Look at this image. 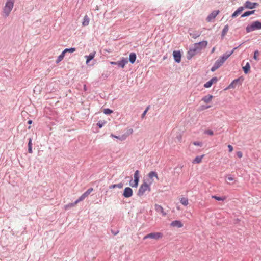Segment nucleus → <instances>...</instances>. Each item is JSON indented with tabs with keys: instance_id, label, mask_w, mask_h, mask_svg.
<instances>
[{
	"instance_id": "nucleus-18",
	"label": "nucleus",
	"mask_w": 261,
	"mask_h": 261,
	"mask_svg": "<svg viewBox=\"0 0 261 261\" xmlns=\"http://www.w3.org/2000/svg\"><path fill=\"white\" fill-rule=\"evenodd\" d=\"M235 49L236 48L230 53H226L220 59L224 62L233 54Z\"/></svg>"
},
{
	"instance_id": "nucleus-14",
	"label": "nucleus",
	"mask_w": 261,
	"mask_h": 261,
	"mask_svg": "<svg viewBox=\"0 0 261 261\" xmlns=\"http://www.w3.org/2000/svg\"><path fill=\"white\" fill-rule=\"evenodd\" d=\"M258 4L257 3H252L250 1H246L245 3V7L248 9H253L258 6Z\"/></svg>"
},
{
	"instance_id": "nucleus-50",
	"label": "nucleus",
	"mask_w": 261,
	"mask_h": 261,
	"mask_svg": "<svg viewBox=\"0 0 261 261\" xmlns=\"http://www.w3.org/2000/svg\"><path fill=\"white\" fill-rule=\"evenodd\" d=\"M215 47L213 48V49L212 50V53H214L215 51Z\"/></svg>"
},
{
	"instance_id": "nucleus-35",
	"label": "nucleus",
	"mask_w": 261,
	"mask_h": 261,
	"mask_svg": "<svg viewBox=\"0 0 261 261\" xmlns=\"http://www.w3.org/2000/svg\"><path fill=\"white\" fill-rule=\"evenodd\" d=\"M75 48H66L63 50L64 53L66 54V53H72L75 51Z\"/></svg>"
},
{
	"instance_id": "nucleus-47",
	"label": "nucleus",
	"mask_w": 261,
	"mask_h": 261,
	"mask_svg": "<svg viewBox=\"0 0 261 261\" xmlns=\"http://www.w3.org/2000/svg\"><path fill=\"white\" fill-rule=\"evenodd\" d=\"M97 125H98V126H99V127H100V128H101V127H102V124H101L100 122H98V123H97Z\"/></svg>"
},
{
	"instance_id": "nucleus-46",
	"label": "nucleus",
	"mask_w": 261,
	"mask_h": 261,
	"mask_svg": "<svg viewBox=\"0 0 261 261\" xmlns=\"http://www.w3.org/2000/svg\"><path fill=\"white\" fill-rule=\"evenodd\" d=\"M110 64L112 65H117V62H110Z\"/></svg>"
},
{
	"instance_id": "nucleus-22",
	"label": "nucleus",
	"mask_w": 261,
	"mask_h": 261,
	"mask_svg": "<svg viewBox=\"0 0 261 261\" xmlns=\"http://www.w3.org/2000/svg\"><path fill=\"white\" fill-rule=\"evenodd\" d=\"M244 10V8L243 7H240L238 9L232 14V17L234 18L237 16L239 14H240Z\"/></svg>"
},
{
	"instance_id": "nucleus-5",
	"label": "nucleus",
	"mask_w": 261,
	"mask_h": 261,
	"mask_svg": "<svg viewBox=\"0 0 261 261\" xmlns=\"http://www.w3.org/2000/svg\"><path fill=\"white\" fill-rule=\"evenodd\" d=\"M147 176L149 179L147 181V182L150 184V185H152L154 182L153 178H155L157 180H159V177L158 174L156 172L154 171H150L148 174Z\"/></svg>"
},
{
	"instance_id": "nucleus-6",
	"label": "nucleus",
	"mask_w": 261,
	"mask_h": 261,
	"mask_svg": "<svg viewBox=\"0 0 261 261\" xmlns=\"http://www.w3.org/2000/svg\"><path fill=\"white\" fill-rule=\"evenodd\" d=\"M93 191V188H90L84 192L78 199V201L81 202L84 200Z\"/></svg>"
},
{
	"instance_id": "nucleus-13",
	"label": "nucleus",
	"mask_w": 261,
	"mask_h": 261,
	"mask_svg": "<svg viewBox=\"0 0 261 261\" xmlns=\"http://www.w3.org/2000/svg\"><path fill=\"white\" fill-rule=\"evenodd\" d=\"M173 55L174 60L176 62L179 63L181 61V53L180 51H174L173 53Z\"/></svg>"
},
{
	"instance_id": "nucleus-41",
	"label": "nucleus",
	"mask_w": 261,
	"mask_h": 261,
	"mask_svg": "<svg viewBox=\"0 0 261 261\" xmlns=\"http://www.w3.org/2000/svg\"><path fill=\"white\" fill-rule=\"evenodd\" d=\"M205 133L209 135L212 136L214 135L213 132L212 130L208 129L205 131Z\"/></svg>"
},
{
	"instance_id": "nucleus-10",
	"label": "nucleus",
	"mask_w": 261,
	"mask_h": 261,
	"mask_svg": "<svg viewBox=\"0 0 261 261\" xmlns=\"http://www.w3.org/2000/svg\"><path fill=\"white\" fill-rule=\"evenodd\" d=\"M133 190L130 187H126L124 189L123 195L125 198H129L133 195Z\"/></svg>"
},
{
	"instance_id": "nucleus-15",
	"label": "nucleus",
	"mask_w": 261,
	"mask_h": 261,
	"mask_svg": "<svg viewBox=\"0 0 261 261\" xmlns=\"http://www.w3.org/2000/svg\"><path fill=\"white\" fill-rule=\"evenodd\" d=\"M194 45L198 48L199 50H200L202 48L206 47L207 45V42L206 41H202L198 43H195Z\"/></svg>"
},
{
	"instance_id": "nucleus-21",
	"label": "nucleus",
	"mask_w": 261,
	"mask_h": 261,
	"mask_svg": "<svg viewBox=\"0 0 261 261\" xmlns=\"http://www.w3.org/2000/svg\"><path fill=\"white\" fill-rule=\"evenodd\" d=\"M213 98V96L211 95H207L205 96H204L202 98V101H203L204 103H210L212 99Z\"/></svg>"
},
{
	"instance_id": "nucleus-31",
	"label": "nucleus",
	"mask_w": 261,
	"mask_h": 261,
	"mask_svg": "<svg viewBox=\"0 0 261 261\" xmlns=\"http://www.w3.org/2000/svg\"><path fill=\"white\" fill-rule=\"evenodd\" d=\"M28 152L29 153H32V139L30 138L29 140L28 143Z\"/></svg>"
},
{
	"instance_id": "nucleus-2",
	"label": "nucleus",
	"mask_w": 261,
	"mask_h": 261,
	"mask_svg": "<svg viewBox=\"0 0 261 261\" xmlns=\"http://www.w3.org/2000/svg\"><path fill=\"white\" fill-rule=\"evenodd\" d=\"M151 190V185L148 183L147 181L144 180L139 187L137 195L139 197L143 196L146 192H150Z\"/></svg>"
},
{
	"instance_id": "nucleus-20",
	"label": "nucleus",
	"mask_w": 261,
	"mask_h": 261,
	"mask_svg": "<svg viewBox=\"0 0 261 261\" xmlns=\"http://www.w3.org/2000/svg\"><path fill=\"white\" fill-rule=\"evenodd\" d=\"M128 63V61L127 59L125 58H122V60L119 62H117V65L122 68H123L126 64Z\"/></svg>"
},
{
	"instance_id": "nucleus-19",
	"label": "nucleus",
	"mask_w": 261,
	"mask_h": 261,
	"mask_svg": "<svg viewBox=\"0 0 261 261\" xmlns=\"http://www.w3.org/2000/svg\"><path fill=\"white\" fill-rule=\"evenodd\" d=\"M95 54L96 52L93 51L90 53L89 55L85 56V58H86V64H88L91 60H92L94 58Z\"/></svg>"
},
{
	"instance_id": "nucleus-24",
	"label": "nucleus",
	"mask_w": 261,
	"mask_h": 261,
	"mask_svg": "<svg viewBox=\"0 0 261 261\" xmlns=\"http://www.w3.org/2000/svg\"><path fill=\"white\" fill-rule=\"evenodd\" d=\"M204 155H202L201 156H196L193 161V163L199 164L202 162V160L204 157Z\"/></svg>"
},
{
	"instance_id": "nucleus-4",
	"label": "nucleus",
	"mask_w": 261,
	"mask_h": 261,
	"mask_svg": "<svg viewBox=\"0 0 261 261\" xmlns=\"http://www.w3.org/2000/svg\"><path fill=\"white\" fill-rule=\"evenodd\" d=\"M163 237V234L161 232H152L146 235L144 237V239L148 238L153 239L155 240H159Z\"/></svg>"
},
{
	"instance_id": "nucleus-23",
	"label": "nucleus",
	"mask_w": 261,
	"mask_h": 261,
	"mask_svg": "<svg viewBox=\"0 0 261 261\" xmlns=\"http://www.w3.org/2000/svg\"><path fill=\"white\" fill-rule=\"evenodd\" d=\"M79 202H80L77 199L74 203H70L64 206V209L67 210L69 208L72 207L76 205Z\"/></svg>"
},
{
	"instance_id": "nucleus-37",
	"label": "nucleus",
	"mask_w": 261,
	"mask_h": 261,
	"mask_svg": "<svg viewBox=\"0 0 261 261\" xmlns=\"http://www.w3.org/2000/svg\"><path fill=\"white\" fill-rule=\"evenodd\" d=\"M193 144L195 146H198L200 147L202 146V143L200 141H194L193 142Z\"/></svg>"
},
{
	"instance_id": "nucleus-44",
	"label": "nucleus",
	"mask_w": 261,
	"mask_h": 261,
	"mask_svg": "<svg viewBox=\"0 0 261 261\" xmlns=\"http://www.w3.org/2000/svg\"><path fill=\"white\" fill-rule=\"evenodd\" d=\"M218 68V67L214 64V66L211 68V71H215Z\"/></svg>"
},
{
	"instance_id": "nucleus-43",
	"label": "nucleus",
	"mask_w": 261,
	"mask_h": 261,
	"mask_svg": "<svg viewBox=\"0 0 261 261\" xmlns=\"http://www.w3.org/2000/svg\"><path fill=\"white\" fill-rule=\"evenodd\" d=\"M237 155L238 157L239 158H241L243 156V153L241 151H238L237 152Z\"/></svg>"
},
{
	"instance_id": "nucleus-42",
	"label": "nucleus",
	"mask_w": 261,
	"mask_h": 261,
	"mask_svg": "<svg viewBox=\"0 0 261 261\" xmlns=\"http://www.w3.org/2000/svg\"><path fill=\"white\" fill-rule=\"evenodd\" d=\"M148 109H149V107H147V108L146 109V110L144 111V112L142 114L141 117H142V118L144 117V116H145V115H146L147 112L148 111Z\"/></svg>"
},
{
	"instance_id": "nucleus-33",
	"label": "nucleus",
	"mask_w": 261,
	"mask_h": 261,
	"mask_svg": "<svg viewBox=\"0 0 261 261\" xmlns=\"http://www.w3.org/2000/svg\"><path fill=\"white\" fill-rule=\"evenodd\" d=\"M254 11H255V10L246 11L242 15L241 17H245L248 16L250 15L253 14L254 13Z\"/></svg>"
},
{
	"instance_id": "nucleus-27",
	"label": "nucleus",
	"mask_w": 261,
	"mask_h": 261,
	"mask_svg": "<svg viewBox=\"0 0 261 261\" xmlns=\"http://www.w3.org/2000/svg\"><path fill=\"white\" fill-rule=\"evenodd\" d=\"M123 187V184L122 182H120L118 184L112 185L109 187V188L111 189H115L116 188L121 189V188H122Z\"/></svg>"
},
{
	"instance_id": "nucleus-52",
	"label": "nucleus",
	"mask_w": 261,
	"mask_h": 261,
	"mask_svg": "<svg viewBox=\"0 0 261 261\" xmlns=\"http://www.w3.org/2000/svg\"><path fill=\"white\" fill-rule=\"evenodd\" d=\"M210 107H211V106H207V107H206L205 108H203V109H208V108H210Z\"/></svg>"
},
{
	"instance_id": "nucleus-30",
	"label": "nucleus",
	"mask_w": 261,
	"mask_h": 261,
	"mask_svg": "<svg viewBox=\"0 0 261 261\" xmlns=\"http://www.w3.org/2000/svg\"><path fill=\"white\" fill-rule=\"evenodd\" d=\"M65 55V54L63 51L61 54L58 56L57 60L56 61V63H59V62H60L63 59Z\"/></svg>"
},
{
	"instance_id": "nucleus-48",
	"label": "nucleus",
	"mask_w": 261,
	"mask_h": 261,
	"mask_svg": "<svg viewBox=\"0 0 261 261\" xmlns=\"http://www.w3.org/2000/svg\"><path fill=\"white\" fill-rule=\"evenodd\" d=\"M28 123L29 124H31L32 123V121L31 120H29L28 121Z\"/></svg>"
},
{
	"instance_id": "nucleus-7",
	"label": "nucleus",
	"mask_w": 261,
	"mask_h": 261,
	"mask_svg": "<svg viewBox=\"0 0 261 261\" xmlns=\"http://www.w3.org/2000/svg\"><path fill=\"white\" fill-rule=\"evenodd\" d=\"M134 184L133 185L130 184V185L133 187L136 188L138 187V183L139 181V170H136L135 172V173L134 174Z\"/></svg>"
},
{
	"instance_id": "nucleus-32",
	"label": "nucleus",
	"mask_w": 261,
	"mask_h": 261,
	"mask_svg": "<svg viewBox=\"0 0 261 261\" xmlns=\"http://www.w3.org/2000/svg\"><path fill=\"white\" fill-rule=\"evenodd\" d=\"M212 198L218 201H224L226 199V197L225 196L218 197L217 196H212Z\"/></svg>"
},
{
	"instance_id": "nucleus-16",
	"label": "nucleus",
	"mask_w": 261,
	"mask_h": 261,
	"mask_svg": "<svg viewBox=\"0 0 261 261\" xmlns=\"http://www.w3.org/2000/svg\"><path fill=\"white\" fill-rule=\"evenodd\" d=\"M197 51H199L198 48L197 47L195 46L194 45V46L193 48H191L188 53V56L190 57V58H191L192 57H193L196 53Z\"/></svg>"
},
{
	"instance_id": "nucleus-8",
	"label": "nucleus",
	"mask_w": 261,
	"mask_h": 261,
	"mask_svg": "<svg viewBox=\"0 0 261 261\" xmlns=\"http://www.w3.org/2000/svg\"><path fill=\"white\" fill-rule=\"evenodd\" d=\"M242 81H243V79H241V78H238L237 79L234 80L229 85V86L225 89V90L235 88L237 86V83L240 82V84H241Z\"/></svg>"
},
{
	"instance_id": "nucleus-38",
	"label": "nucleus",
	"mask_w": 261,
	"mask_h": 261,
	"mask_svg": "<svg viewBox=\"0 0 261 261\" xmlns=\"http://www.w3.org/2000/svg\"><path fill=\"white\" fill-rule=\"evenodd\" d=\"M103 112L106 114H110L113 112V111L109 109H106L104 110Z\"/></svg>"
},
{
	"instance_id": "nucleus-11",
	"label": "nucleus",
	"mask_w": 261,
	"mask_h": 261,
	"mask_svg": "<svg viewBox=\"0 0 261 261\" xmlns=\"http://www.w3.org/2000/svg\"><path fill=\"white\" fill-rule=\"evenodd\" d=\"M170 226L173 227H176V228H181L183 227L184 224L183 223L179 220H175L172 221L171 224Z\"/></svg>"
},
{
	"instance_id": "nucleus-12",
	"label": "nucleus",
	"mask_w": 261,
	"mask_h": 261,
	"mask_svg": "<svg viewBox=\"0 0 261 261\" xmlns=\"http://www.w3.org/2000/svg\"><path fill=\"white\" fill-rule=\"evenodd\" d=\"M218 79L216 77H213L209 81L204 84V87L206 88H210L213 84L216 83Z\"/></svg>"
},
{
	"instance_id": "nucleus-1",
	"label": "nucleus",
	"mask_w": 261,
	"mask_h": 261,
	"mask_svg": "<svg viewBox=\"0 0 261 261\" xmlns=\"http://www.w3.org/2000/svg\"><path fill=\"white\" fill-rule=\"evenodd\" d=\"M15 0H7L3 9V16L7 17L12 11Z\"/></svg>"
},
{
	"instance_id": "nucleus-36",
	"label": "nucleus",
	"mask_w": 261,
	"mask_h": 261,
	"mask_svg": "<svg viewBox=\"0 0 261 261\" xmlns=\"http://www.w3.org/2000/svg\"><path fill=\"white\" fill-rule=\"evenodd\" d=\"M228 26L227 25H226V26H225V27L224 28V29L223 30L222 35L224 36L226 34V33L228 32Z\"/></svg>"
},
{
	"instance_id": "nucleus-3",
	"label": "nucleus",
	"mask_w": 261,
	"mask_h": 261,
	"mask_svg": "<svg viewBox=\"0 0 261 261\" xmlns=\"http://www.w3.org/2000/svg\"><path fill=\"white\" fill-rule=\"evenodd\" d=\"M259 29H261V22L258 21H254L246 27L247 33Z\"/></svg>"
},
{
	"instance_id": "nucleus-26",
	"label": "nucleus",
	"mask_w": 261,
	"mask_h": 261,
	"mask_svg": "<svg viewBox=\"0 0 261 261\" xmlns=\"http://www.w3.org/2000/svg\"><path fill=\"white\" fill-rule=\"evenodd\" d=\"M136 59V55L135 53H132L129 55V60L132 64H133Z\"/></svg>"
},
{
	"instance_id": "nucleus-25",
	"label": "nucleus",
	"mask_w": 261,
	"mask_h": 261,
	"mask_svg": "<svg viewBox=\"0 0 261 261\" xmlns=\"http://www.w3.org/2000/svg\"><path fill=\"white\" fill-rule=\"evenodd\" d=\"M90 22L89 18L87 15H85L83 19V21L82 22L83 26H87L89 25Z\"/></svg>"
},
{
	"instance_id": "nucleus-45",
	"label": "nucleus",
	"mask_w": 261,
	"mask_h": 261,
	"mask_svg": "<svg viewBox=\"0 0 261 261\" xmlns=\"http://www.w3.org/2000/svg\"><path fill=\"white\" fill-rule=\"evenodd\" d=\"M228 148L229 149V151L230 152H232L233 151V148L232 146L231 145H228Z\"/></svg>"
},
{
	"instance_id": "nucleus-40",
	"label": "nucleus",
	"mask_w": 261,
	"mask_h": 261,
	"mask_svg": "<svg viewBox=\"0 0 261 261\" xmlns=\"http://www.w3.org/2000/svg\"><path fill=\"white\" fill-rule=\"evenodd\" d=\"M259 55V52L258 50H256L255 52H254V56H253V58L255 60H258V58H257V56H258Z\"/></svg>"
},
{
	"instance_id": "nucleus-17",
	"label": "nucleus",
	"mask_w": 261,
	"mask_h": 261,
	"mask_svg": "<svg viewBox=\"0 0 261 261\" xmlns=\"http://www.w3.org/2000/svg\"><path fill=\"white\" fill-rule=\"evenodd\" d=\"M155 209L158 212L161 214L162 216H165L166 215V213L162 206L156 204H155Z\"/></svg>"
},
{
	"instance_id": "nucleus-28",
	"label": "nucleus",
	"mask_w": 261,
	"mask_h": 261,
	"mask_svg": "<svg viewBox=\"0 0 261 261\" xmlns=\"http://www.w3.org/2000/svg\"><path fill=\"white\" fill-rule=\"evenodd\" d=\"M180 202L184 206H187L189 204V201L187 198H181L180 200Z\"/></svg>"
},
{
	"instance_id": "nucleus-39",
	"label": "nucleus",
	"mask_w": 261,
	"mask_h": 261,
	"mask_svg": "<svg viewBox=\"0 0 261 261\" xmlns=\"http://www.w3.org/2000/svg\"><path fill=\"white\" fill-rule=\"evenodd\" d=\"M227 179L230 181H233L234 182L236 181L235 178L230 175L228 176Z\"/></svg>"
},
{
	"instance_id": "nucleus-51",
	"label": "nucleus",
	"mask_w": 261,
	"mask_h": 261,
	"mask_svg": "<svg viewBox=\"0 0 261 261\" xmlns=\"http://www.w3.org/2000/svg\"><path fill=\"white\" fill-rule=\"evenodd\" d=\"M112 136L113 137H114V138H118V137L117 136H115V135H112Z\"/></svg>"
},
{
	"instance_id": "nucleus-29",
	"label": "nucleus",
	"mask_w": 261,
	"mask_h": 261,
	"mask_svg": "<svg viewBox=\"0 0 261 261\" xmlns=\"http://www.w3.org/2000/svg\"><path fill=\"white\" fill-rule=\"evenodd\" d=\"M250 69V66L248 62L246 63V64L245 66L243 67V69L245 74L248 73Z\"/></svg>"
},
{
	"instance_id": "nucleus-49",
	"label": "nucleus",
	"mask_w": 261,
	"mask_h": 261,
	"mask_svg": "<svg viewBox=\"0 0 261 261\" xmlns=\"http://www.w3.org/2000/svg\"><path fill=\"white\" fill-rule=\"evenodd\" d=\"M133 129H130L129 130V133L130 134H132L133 133Z\"/></svg>"
},
{
	"instance_id": "nucleus-9",
	"label": "nucleus",
	"mask_w": 261,
	"mask_h": 261,
	"mask_svg": "<svg viewBox=\"0 0 261 261\" xmlns=\"http://www.w3.org/2000/svg\"><path fill=\"white\" fill-rule=\"evenodd\" d=\"M220 11L219 10H215L213 11L210 15H208L206 20L207 22H211L213 20H214L216 17L219 13Z\"/></svg>"
},
{
	"instance_id": "nucleus-34",
	"label": "nucleus",
	"mask_w": 261,
	"mask_h": 261,
	"mask_svg": "<svg viewBox=\"0 0 261 261\" xmlns=\"http://www.w3.org/2000/svg\"><path fill=\"white\" fill-rule=\"evenodd\" d=\"M224 63L222 61L219 59L218 60H217L215 63V65L217 66L218 68H219L222 65V64Z\"/></svg>"
}]
</instances>
